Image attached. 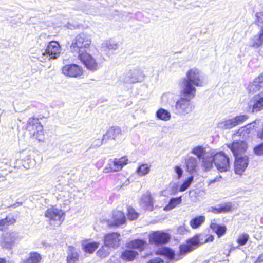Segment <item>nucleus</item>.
<instances>
[{"mask_svg": "<svg viewBox=\"0 0 263 263\" xmlns=\"http://www.w3.org/2000/svg\"><path fill=\"white\" fill-rule=\"evenodd\" d=\"M81 255L76 248L70 246L68 247L66 263H82Z\"/></svg>", "mask_w": 263, "mask_h": 263, "instance_id": "obj_17", "label": "nucleus"}, {"mask_svg": "<svg viewBox=\"0 0 263 263\" xmlns=\"http://www.w3.org/2000/svg\"><path fill=\"white\" fill-rule=\"evenodd\" d=\"M121 235L118 232H110L104 234L103 242L105 245L112 249H116L120 245Z\"/></svg>", "mask_w": 263, "mask_h": 263, "instance_id": "obj_12", "label": "nucleus"}, {"mask_svg": "<svg viewBox=\"0 0 263 263\" xmlns=\"http://www.w3.org/2000/svg\"><path fill=\"white\" fill-rule=\"evenodd\" d=\"M194 245L195 243L193 241L186 240L184 243L179 245L178 254H176L174 250L168 247H163L156 251V254L164 256L170 260L177 261L193 251L192 246Z\"/></svg>", "mask_w": 263, "mask_h": 263, "instance_id": "obj_2", "label": "nucleus"}, {"mask_svg": "<svg viewBox=\"0 0 263 263\" xmlns=\"http://www.w3.org/2000/svg\"><path fill=\"white\" fill-rule=\"evenodd\" d=\"M122 134V130L119 126H112L109 127L105 134H104V138L108 142L110 140H117Z\"/></svg>", "mask_w": 263, "mask_h": 263, "instance_id": "obj_18", "label": "nucleus"}, {"mask_svg": "<svg viewBox=\"0 0 263 263\" xmlns=\"http://www.w3.org/2000/svg\"><path fill=\"white\" fill-rule=\"evenodd\" d=\"M42 257L40 254L36 252H31L28 256L24 259L22 263H40Z\"/></svg>", "mask_w": 263, "mask_h": 263, "instance_id": "obj_27", "label": "nucleus"}, {"mask_svg": "<svg viewBox=\"0 0 263 263\" xmlns=\"http://www.w3.org/2000/svg\"><path fill=\"white\" fill-rule=\"evenodd\" d=\"M142 202L145 207L150 210H152L154 204V200L152 195L149 193H146L142 197Z\"/></svg>", "mask_w": 263, "mask_h": 263, "instance_id": "obj_32", "label": "nucleus"}, {"mask_svg": "<svg viewBox=\"0 0 263 263\" xmlns=\"http://www.w3.org/2000/svg\"><path fill=\"white\" fill-rule=\"evenodd\" d=\"M185 231H186V230L184 226H180L178 227L177 228V232H178V233H179L180 234H182L184 232H185Z\"/></svg>", "mask_w": 263, "mask_h": 263, "instance_id": "obj_49", "label": "nucleus"}, {"mask_svg": "<svg viewBox=\"0 0 263 263\" xmlns=\"http://www.w3.org/2000/svg\"><path fill=\"white\" fill-rule=\"evenodd\" d=\"M255 122V121H254L252 122V123L248 124L246 125L242 126L240 129H242L243 131L245 130L246 132L248 134L250 133V127L249 128H248V126L251 125L252 123H254Z\"/></svg>", "mask_w": 263, "mask_h": 263, "instance_id": "obj_47", "label": "nucleus"}, {"mask_svg": "<svg viewBox=\"0 0 263 263\" xmlns=\"http://www.w3.org/2000/svg\"><path fill=\"white\" fill-rule=\"evenodd\" d=\"M234 171L236 174L241 175L249 164V158L246 155L235 157Z\"/></svg>", "mask_w": 263, "mask_h": 263, "instance_id": "obj_15", "label": "nucleus"}, {"mask_svg": "<svg viewBox=\"0 0 263 263\" xmlns=\"http://www.w3.org/2000/svg\"><path fill=\"white\" fill-rule=\"evenodd\" d=\"M44 216L48 219L49 225L55 228L60 226L65 220V212L59 209L55 205H50L44 213Z\"/></svg>", "mask_w": 263, "mask_h": 263, "instance_id": "obj_5", "label": "nucleus"}, {"mask_svg": "<svg viewBox=\"0 0 263 263\" xmlns=\"http://www.w3.org/2000/svg\"><path fill=\"white\" fill-rule=\"evenodd\" d=\"M107 141L104 139V135L103 136L102 138H97L93 139L92 142V146L93 147H98L101 146L103 143H107Z\"/></svg>", "mask_w": 263, "mask_h": 263, "instance_id": "obj_39", "label": "nucleus"}, {"mask_svg": "<svg viewBox=\"0 0 263 263\" xmlns=\"http://www.w3.org/2000/svg\"><path fill=\"white\" fill-rule=\"evenodd\" d=\"M78 58L88 70L94 71L98 69L99 66L97 60L87 51L79 54Z\"/></svg>", "mask_w": 263, "mask_h": 263, "instance_id": "obj_9", "label": "nucleus"}, {"mask_svg": "<svg viewBox=\"0 0 263 263\" xmlns=\"http://www.w3.org/2000/svg\"><path fill=\"white\" fill-rule=\"evenodd\" d=\"M7 234L9 236L4 237L1 241V244L3 248L10 249L14 246L16 237L13 233L9 232Z\"/></svg>", "mask_w": 263, "mask_h": 263, "instance_id": "obj_26", "label": "nucleus"}, {"mask_svg": "<svg viewBox=\"0 0 263 263\" xmlns=\"http://www.w3.org/2000/svg\"><path fill=\"white\" fill-rule=\"evenodd\" d=\"M171 235L163 231H152L148 235V241L150 244L157 246H162L168 243L171 239Z\"/></svg>", "mask_w": 263, "mask_h": 263, "instance_id": "obj_7", "label": "nucleus"}, {"mask_svg": "<svg viewBox=\"0 0 263 263\" xmlns=\"http://www.w3.org/2000/svg\"><path fill=\"white\" fill-rule=\"evenodd\" d=\"M147 243L146 240L135 239L132 240L126 243V247L129 249H137L140 252L143 251L147 247Z\"/></svg>", "mask_w": 263, "mask_h": 263, "instance_id": "obj_23", "label": "nucleus"}, {"mask_svg": "<svg viewBox=\"0 0 263 263\" xmlns=\"http://www.w3.org/2000/svg\"><path fill=\"white\" fill-rule=\"evenodd\" d=\"M127 217L130 220L136 219L138 216V214L133 209H129L127 212Z\"/></svg>", "mask_w": 263, "mask_h": 263, "instance_id": "obj_44", "label": "nucleus"}, {"mask_svg": "<svg viewBox=\"0 0 263 263\" xmlns=\"http://www.w3.org/2000/svg\"><path fill=\"white\" fill-rule=\"evenodd\" d=\"M249 238V236L246 233H242L240 234L236 239L237 243L240 246L245 245L248 242Z\"/></svg>", "mask_w": 263, "mask_h": 263, "instance_id": "obj_37", "label": "nucleus"}, {"mask_svg": "<svg viewBox=\"0 0 263 263\" xmlns=\"http://www.w3.org/2000/svg\"><path fill=\"white\" fill-rule=\"evenodd\" d=\"M222 180V177L221 175L215 177L214 179L210 180L208 182V186L217 185Z\"/></svg>", "mask_w": 263, "mask_h": 263, "instance_id": "obj_43", "label": "nucleus"}, {"mask_svg": "<svg viewBox=\"0 0 263 263\" xmlns=\"http://www.w3.org/2000/svg\"><path fill=\"white\" fill-rule=\"evenodd\" d=\"M139 254L136 251L131 249H125L121 254L120 258L125 261H132L138 256Z\"/></svg>", "mask_w": 263, "mask_h": 263, "instance_id": "obj_24", "label": "nucleus"}, {"mask_svg": "<svg viewBox=\"0 0 263 263\" xmlns=\"http://www.w3.org/2000/svg\"><path fill=\"white\" fill-rule=\"evenodd\" d=\"M233 209L232 203L226 202L219 204L218 207H211L209 211L215 214H219L232 212Z\"/></svg>", "mask_w": 263, "mask_h": 263, "instance_id": "obj_21", "label": "nucleus"}, {"mask_svg": "<svg viewBox=\"0 0 263 263\" xmlns=\"http://www.w3.org/2000/svg\"><path fill=\"white\" fill-rule=\"evenodd\" d=\"M263 43V28L260 30L258 37L257 39V42H254L253 44V46L255 47H258L260 46Z\"/></svg>", "mask_w": 263, "mask_h": 263, "instance_id": "obj_41", "label": "nucleus"}, {"mask_svg": "<svg viewBox=\"0 0 263 263\" xmlns=\"http://www.w3.org/2000/svg\"><path fill=\"white\" fill-rule=\"evenodd\" d=\"M186 163V167L188 172H192L195 170L197 166V162L195 158L190 156L185 160Z\"/></svg>", "mask_w": 263, "mask_h": 263, "instance_id": "obj_34", "label": "nucleus"}, {"mask_svg": "<svg viewBox=\"0 0 263 263\" xmlns=\"http://www.w3.org/2000/svg\"><path fill=\"white\" fill-rule=\"evenodd\" d=\"M61 71L65 76L71 78L80 77L84 73L83 68L76 64H66L62 67Z\"/></svg>", "mask_w": 263, "mask_h": 263, "instance_id": "obj_11", "label": "nucleus"}, {"mask_svg": "<svg viewBox=\"0 0 263 263\" xmlns=\"http://www.w3.org/2000/svg\"><path fill=\"white\" fill-rule=\"evenodd\" d=\"M150 171V165L146 163L140 164L136 170V173L140 176H144Z\"/></svg>", "mask_w": 263, "mask_h": 263, "instance_id": "obj_35", "label": "nucleus"}, {"mask_svg": "<svg viewBox=\"0 0 263 263\" xmlns=\"http://www.w3.org/2000/svg\"><path fill=\"white\" fill-rule=\"evenodd\" d=\"M261 88H263V72L249 84L248 90L250 93H254L259 91Z\"/></svg>", "mask_w": 263, "mask_h": 263, "instance_id": "obj_20", "label": "nucleus"}, {"mask_svg": "<svg viewBox=\"0 0 263 263\" xmlns=\"http://www.w3.org/2000/svg\"><path fill=\"white\" fill-rule=\"evenodd\" d=\"M61 51V48L59 42L53 40L48 43L42 55H48L49 60H54L59 57Z\"/></svg>", "mask_w": 263, "mask_h": 263, "instance_id": "obj_13", "label": "nucleus"}, {"mask_svg": "<svg viewBox=\"0 0 263 263\" xmlns=\"http://www.w3.org/2000/svg\"><path fill=\"white\" fill-rule=\"evenodd\" d=\"M182 97L179 98L176 103L175 109L177 114L185 115L192 111L193 105L191 102L192 97Z\"/></svg>", "mask_w": 263, "mask_h": 263, "instance_id": "obj_10", "label": "nucleus"}, {"mask_svg": "<svg viewBox=\"0 0 263 263\" xmlns=\"http://www.w3.org/2000/svg\"><path fill=\"white\" fill-rule=\"evenodd\" d=\"M6 180V177L4 175H0V182L4 181Z\"/></svg>", "mask_w": 263, "mask_h": 263, "instance_id": "obj_52", "label": "nucleus"}, {"mask_svg": "<svg viewBox=\"0 0 263 263\" xmlns=\"http://www.w3.org/2000/svg\"><path fill=\"white\" fill-rule=\"evenodd\" d=\"M193 180V176H190L185 179L179 187V191L183 192L186 190L190 185Z\"/></svg>", "mask_w": 263, "mask_h": 263, "instance_id": "obj_38", "label": "nucleus"}, {"mask_svg": "<svg viewBox=\"0 0 263 263\" xmlns=\"http://www.w3.org/2000/svg\"><path fill=\"white\" fill-rule=\"evenodd\" d=\"M0 263H8V261L5 258L0 257Z\"/></svg>", "mask_w": 263, "mask_h": 263, "instance_id": "obj_51", "label": "nucleus"}, {"mask_svg": "<svg viewBox=\"0 0 263 263\" xmlns=\"http://www.w3.org/2000/svg\"><path fill=\"white\" fill-rule=\"evenodd\" d=\"M192 152L196 155L197 157L199 158L202 157L204 153L203 148L201 146H197L194 147L192 149Z\"/></svg>", "mask_w": 263, "mask_h": 263, "instance_id": "obj_40", "label": "nucleus"}, {"mask_svg": "<svg viewBox=\"0 0 263 263\" xmlns=\"http://www.w3.org/2000/svg\"><path fill=\"white\" fill-rule=\"evenodd\" d=\"M204 216L200 215L192 218L190 221V226L193 229L199 228L205 221Z\"/></svg>", "mask_w": 263, "mask_h": 263, "instance_id": "obj_30", "label": "nucleus"}, {"mask_svg": "<svg viewBox=\"0 0 263 263\" xmlns=\"http://www.w3.org/2000/svg\"><path fill=\"white\" fill-rule=\"evenodd\" d=\"M110 249L111 248L103 243L97 251L96 255L100 258H105L110 254Z\"/></svg>", "mask_w": 263, "mask_h": 263, "instance_id": "obj_33", "label": "nucleus"}, {"mask_svg": "<svg viewBox=\"0 0 263 263\" xmlns=\"http://www.w3.org/2000/svg\"><path fill=\"white\" fill-rule=\"evenodd\" d=\"M83 251L89 254H93L100 246V243L96 241H90V239H85L81 243Z\"/></svg>", "mask_w": 263, "mask_h": 263, "instance_id": "obj_19", "label": "nucleus"}, {"mask_svg": "<svg viewBox=\"0 0 263 263\" xmlns=\"http://www.w3.org/2000/svg\"><path fill=\"white\" fill-rule=\"evenodd\" d=\"M249 118L247 115H240L236 116L229 121V125L231 127H235L239 124H242Z\"/></svg>", "mask_w": 263, "mask_h": 263, "instance_id": "obj_29", "label": "nucleus"}, {"mask_svg": "<svg viewBox=\"0 0 263 263\" xmlns=\"http://www.w3.org/2000/svg\"><path fill=\"white\" fill-rule=\"evenodd\" d=\"M200 234H196L192 237L186 239V240H191L195 243L194 246H192L193 251L197 249L198 247L202 245L203 243H206L209 242H212L214 240V237L212 234H206L205 235V239L203 241H200Z\"/></svg>", "mask_w": 263, "mask_h": 263, "instance_id": "obj_22", "label": "nucleus"}, {"mask_svg": "<svg viewBox=\"0 0 263 263\" xmlns=\"http://www.w3.org/2000/svg\"><path fill=\"white\" fill-rule=\"evenodd\" d=\"M232 151L235 157L242 156L246 152L248 146L246 142L242 140H236L228 145Z\"/></svg>", "mask_w": 263, "mask_h": 263, "instance_id": "obj_14", "label": "nucleus"}, {"mask_svg": "<svg viewBox=\"0 0 263 263\" xmlns=\"http://www.w3.org/2000/svg\"><path fill=\"white\" fill-rule=\"evenodd\" d=\"M156 117L163 121H168L171 119V114L166 110L160 108L156 112Z\"/></svg>", "mask_w": 263, "mask_h": 263, "instance_id": "obj_36", "label": "nucleus"}, {"mask_svg": "<svg viewBox=\"0 0 263 263\" xmlns=\"http://www.w3.org/2000/svg\"><path fill=\"white\" fill-rule=\"evenodd\" d=\"M25 129L28 133L31 139L39 142L45 140V132L44 126L38 117L34 116L28 118L25 125Z\"/></svg>", "mask_w": 263, "mask_h": 263, "instance_id": "obj_3", "label": "nucleus"}, {"mask_svg": "<svg viewBox=\"0 0 263 263\" xmlns=\"http://www.w3.org/2000/svg\"><path fill=\"white\" fill-rule=\"evenodd\" d=\"M203 78L200 70L196 68L190 69L186 73V77L181 82V93L189 97L194 98L196 89L195 86H203Z\"/></svg>", "mask_w": 263, "mask_h": 263, "instance_id": "obj_1", "label": "nucleus"}, {"mask_svg": "<svg viewBox=\"0 0 263 263\" xmlns=\"http://www.w3.org/2000/svg\"><path fill=\"white\" fill-rule=\"evenodd\" d=\"M253 152L256 155H263V142L256 145L253 148Z\"/></svg>", "mask_w": 263, "mask_h": 263, "instance_id": "obj_42", "label": "nucleus"}, {"mask_svg": "<svg viewBox=\"0 0 263 263\" xmlns=\"http://www.w3.org/2000/svg\"><path fill=\"white\" fill-rule=\"evenodd\" d=\"M128 159L125 156L120 158H115L103 168V173H110L120 171L123 167L128 163Z\"/></svg>", "mask_w": 263, "mask_h": 263, "instance_id": "obj_8", "label": "nucleus"}, {"mask_svg": "<svg viewBox=\"0 0 263 263\" xmlns=\"http://www.w3.org/2000/svg\"><path fill=\"white\" fill-rule=\"evenodd\" d=\"M16 221L15 217L8 215L5 218L0 219V231H5L9 226L13 224Z\"/></svg>", "mask_w": 263, "mask_h": 263, "instance_id": "obj_25", "label": "nucleus"}, {"mask_svg": "<svg viewBox=\"0 0 263 263\" xmlns=\"http://www.w3.org/2000/svg\"><path fill=\"white\" fill-rule=\"evenodd\" d=\"M112 221L109 223V227H117L125 223L126 218L123 212L119 210H114L112 213Z\"/></svg>", "mask_w": 263, "mask_h": 263, "instance_id": "obj_16", "label": "nucleus"}, {"mask_svg": "<svg viewBox=\"0 0 263 263\" xmlns=\"http://www.w3.org/2000/svg\"><path fill=\"white\" fill-rule=\"evenodd\" d=\"M163 262V260L160 258H156L149 260L147 263H161Z\"/></svg>", "mask_w": 263, "mask_h": 263, "instance_id": "obj_48", "label": "nucleus"}, {"mask_svg": "<svg viewBox=\"0 0 263 263\" xmlns=\"http://www.w3.org/2000/svg\"><path fill=\"white\" fill-rule=\"evenodd\" d=\"M174 169L175 172L177 175V178L180 179L181 177L183 174V171L182 168L179 166H175Z\"/></svg>", "mask_w": 263, "mask_h": 263, "instance_id": "obj_46", "label": "nucleus"}, {"mask_svg": "<svg viewBox=\"0 0 263 263\" xmlns=\"http://www.w3.org/2000/svg\"><path fill=\"white\" fill-rule=\"evenodd\" d=\"M181 202V196L176 198H172L170 199L168 203L164 207L163 210L166 211H170L179 205Z\"/></svg>", "mask_w": 263, "mask_h": 263, "instance_id": "obj_31", "label": "nucleus"}, {"mask_svg": "<svg viewBox=\"0 0 263 263\" xmlns=\"http://www.w3.org/2000/svg\"><path fill=\"white\" fill-rule=\"evenodd\" d=\"M212 161L216 168L220 172H226L230 168V160L228 155L223 152L216 153L213 156Z\"/></svg>", "mask_w": 263, "mask_h": 263, "instance_id": "obj_6", "label": "nucleus"}, {"mask_svg": "<svg viewBox=\"0 0 263 263\" xmlns=\"http://www.w3.org/2000/svg\"><path fill=\"white\" fill-rule=\"evenodd\" d=\"M262 262H263V255L260 254L257 257V259L254 262V263H261Z\"/></svg>", "mask_w": 263, "mask_h": 263, "instance_id": "obj_50", "label": "nucleus"}, {"mask_svg": "<svg viewBox=\"0 0 263 263\" xmlns=\"http://www.w3.org/2000/svg\"><path fill=\"white\" fill-rule=\"evenodd\" d=\"M210 227L213 232L216 234L218 238H220L225 234L227 231V227L224 225H220L216 223H212Z\"/></svg>", "mask_w": 263, "mask_h": 263, "instance_id": "obj_28", "label": "nucleus"}, {"mask_svg": "<svg viewBox=\"0 0 263 263\" xmlns=\"http://www.w3.org/2000/svg\"><path fill=\"white\" fill-rule=\"evenodd\" d=\"M92 43L91 36L85 33L77 35L70 45V51L73 54H81L87 51Z\"/></svg>", "mask_w": 263, "mask_h": 263, "instance_id": "obj_4", "label": "nucleus"}, {"mask_svg": "<svg viewBox=\"0 0 263 263\" xmlns=\"http://www.w3.org/2000/svg\"><path fill=\"white\" fill-rule=\"evenodd\" d=\"M256 19L255 20V23L258 26L263 24V13H257L256 14Z\"/></svg>", "mask_w": 263, "mask_h": 263, "instance_id": "obj_45", "label": "nucleus"}]
</instances>
